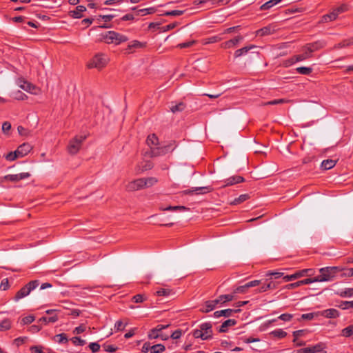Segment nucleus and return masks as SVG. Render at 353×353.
<instances>
[{"instance_id":"f257e3e1","label":"nucleus","mask_w":353,"mask_h":353,"mask_svg":"<svg viewBox=\"0 0 353 353\" xmlns=\"http://www.w3.org/2000/svg\"><path fill=\"white\" fill-rule=\"evenodd\" d=\"M101 39L108 44L119 45L128 40L125 35L115 31H108L101 34Z\"/></svg>"},{"instance_id":"f03ea898","label":"nucleus","mask_w":353,"mask_h":353,"mask_svg":"<svg viewBox=\"0 0 353 353\" xmlns=\"http://www.w3.org/2000/svg\"><path fill=\"white\" fill-rule=\"evenodd\" d=\"M192 335L195 339L202 340L210 339L212 337V326L210 323H203L199 325V329L192 332Z\"/></svg>"},{"instance_id":"7ed1b4c3","label":"nucleus","mask_w":353,"mask_h":353,"mask_svg":"<svg viewBox=\"0 0 353 353\" xmlns=\"http://www.w3.org/2000/svg\"><path fill=\"white\" fill-rule=\"evenodd\" d=\"M176 147V142L174 141H171L163 146L157 145L155 147H151L149 155L150 157L163 156L168 152H172Z\"/></svg>"},{"instance_id":"20e7f679","label":"nucleus","mask_w":353,"mask_h":353,"mask_svg":"<svg viewBox=\"0 0 353 353\" xmlns=\"http://www.w3.org/2000/svg\"><path fill=\"white\" fill-rule=\"evenodd\" d=\"M337 267H325L319 270L320 274L316 276V281L319 282L330 281L336 276L339 272Z\"/></svg>"},{"instance_id":"39448f33","label":"nucleus","mask_w":353,"mask_h":353,"mask_svg":"<svg viewBox=\"0 0 353 353\" xmlns=\"http://www.w3.org/2000/svg\"><path fill=\"white\" fill-rule=\"evenodd\" d=\"M109 58L106 54L99 53L97 54L88 63L89 68H97L101 70L106 66L109 62Z\"/></svg>"},{"instance_id":"423d86ee","label":"nucleus","mask_w":353,"mask_h":353,"mask_svg":"<svg viewBox=\"0 0 353 353\" xmlns=\"http://www.w3.org/2000/svg\"><path fill=\"white\" fill-rule=\"evenodd\" d=\"M39 285V282L38 280L30 281L16 293L14 301L17 302L20 299L27 296L33 290L37 288Z\"/></svg>"},{"instance_id":"0eeeda50","label":"nucleus","mask_w":353,"mask_h":353,"mask_svg":"<svg viewBox=\"0 0 353 353\" xmlns=\"http://www.w3.org/2000/svg\"><path fill=\"white\" fill-rule=\"evenodd\" d=\"M86 139L85 135L76 136L69 142L68 151L70 154H76L81 148L82 143Z\"/></svg>"},{"instance_id":"6e6552de","label":"nucleus","mask_w":353,"mask_h":353,"mask_svg":"<svg viewBox=\"0 0 353 353\" xmlns=\"http://www.w3.org/2000/svg\"><path fill=\"white\" fill-rule=\"evenodd\" d=\"M143 188H145L143 185V178L132 181L126 186V190L128 191H137Z\"/></svg>"},{"instance_id":"1a4fd4ad","label":"nucleus","mask_w":353,"mask_h":353,"mask_svg":"<svg viewBox=\"0 0 353 353\" xmlns=\"http://www.w3.org/2000/svg\"><path fill=\"white\" fill-rule=\"evenodd\" d=\"M243 37L242 36H236L234 38L230 39L221 43V47L224 49H229L236 47L241 41H242Z\"/></svg>"},{"instance_id":"9d476101","label":"nucleus","mask_w":353,"mask_h":353,"mask_svg":"<svg viewBox=\"0 0 353 353\" xmlns=\"http://www.w3.org/2000/svg\"><path fill=\"white\" fill-rule=\"evenodd\" d=\"M310 270H311L310 269H304V270H302L300 271H297L294 274H292L291 275H286V276H283V280L284 282H288V281L296 280L299 278L304 276L306 274V273Z\"/></svg>"},{"instance_id":"9b49d317","label":"nucleus","mask_w":353,"mask_h":353,"mask_svg":"<svg viewBox=\"0 0 353 353\" xmlns=\"http://www.w3.org/2000/svg\"><path fill=\"white\" fill-rule=\"evenodd\" d=\"M244 181L243 177L241 176H230L225 180H224L223 182L224 184L221 186V188H225L227 186H231L234 184H237L239 183H242Z\"/></svg>"},{"instance_id":"f8f14e48","label":"nucleus","mask_w":353,"mask_h":353,"mask_svg":"<svg viewBox=\"0 0 353 353\" xmlns=\"http://www.w3.org/2000/svg\"><path fill=\"white\" fill-rule=\"evenodd\" d=\"M32 150V146L30 144L28 143H24L21 145H20L17 150V153H18V156L21 157H23L24 156L27 155Z\"/></svg>"},{"instance_id":"ddd939ff","label":"nucleus","mask_w":353,"mask_h":353,"mask_svg":"<svg viewBox=\"0 0 353 353\" xmlns=\"http://www.w3.org/2000/svg\"><path fill=\"white\" fill-rule=\"evenodd\" d=\"M325 346L323 343H319L312 346L305 347V353H318L324 350Z\"/></svg>"},{"instance_id":"4468645a","label":"nucleus","mask_w":353,"mask_h":353,"mask_svg":"<svg viewBox=\"0 0 353 353\" xmlns=\"http://www.w3.org/2000/svg\"><path fill=\"white\" fill-rule=\"evenodd\" d=\"M86 10V8L83 6H78L74 10L70 11L69 14L74 19H80L83 17V12Z\"/></svg>"},{"instance_id":"2eb2a0df","label":"nucleus","mask_w":353,"mask_h":353,"mask_svg":"<svg viewBox=\"0 0 353 353\" xmlns=\"http://www.w3.org/2000/svg\"><path fill=\"white\" fill-rule=\"evenodd\" d=\"M239 311H240L239 309H237V310L225 309V310H219V311H216L214 313V317H216V318H219L220 316L229 317L232 314L233 312H238Z\"/></svg>"},{"instance_id":"dca6fc26","label":"nucleus","mask_w":353,"mask_h":353,"mask_svg":"<svg viewBox=\"0 0 353 353\" xmlns=\"http://www.w3.org/2000/svg\"><path fill=\"white\" fill-rule=\"evenodd\" d=\"M275 32V29L272 26H268L263 27L256 31V35L263 37L266 35H270Z\"/></svg>"},{"instance_id":"f3484780","label":"nucleus","mask_w":353,"mask_h":353,"mask_svg":"<svg viewBox=\"0 0 353 353\" xmlns=\"http://www.w3.org/2000/svg\"><path fill=\"white\" fill-rule=\"evenodd\" d=\"M314 52V49H312L311 46H306L305 52L296 56V61H303L312 57V53Z\"/></svg>"},{"instance_id":"a211bd4d","label":"nucleus","mask_w":353,"mask_h":353,"mask_svg":"<svg viewBox=\"0 0 353 353\" xmlns=\"http://www.w3.org/2000/svg\"><path fill=\"white\" fill-rule=\"evenodd\" d=\"M256 48V46L254 45H250L248 46H245L241 49L236 50L234 52V57L238 58L243 55H245L250 50H251L252 49H254Z\"/></svg>"},{"instance_id":"6ab92c4d","label":"nucleus","mask_w":353,"mask_h":353,"mask_svg":"<svg viewBox=\"0 0 353 353\" xmlns=\"http://www.w3.org/2000/svg\"><path fill=\"white\" fill-rule=\"evenodd\" d=\"M236 320H234V319H228V320L225 321L221 324V325L219 327V332H221V333L225 332H227L228 328L229 327L234 326V325H236Z\"/></svg>"},{"instance_id":"aec40b11","label":"nucleus","mask_w":353,"mask_h":353,"mask_svg":"<svg viewBox=\"0 0 353 353\" xmlns=\"http://www.w3.org/2000/svg\"><path fill=\"white\" fill-rule=\"evenodd\" d=\"M59 312V310L57 309H51L46 311V313L50 315V316H47L49 323H53L58 321L57 312Z\"/></svg>"},{"instance_id":"412c9836","label":"nucleus","mask_w":353,"mask_h":353,"mask_svg":"<svg viewBox=\"0 0 353 353\" xmlns=\"http://www.w3.org/2000/svg\"><path fill=\"white\" fill-rule=\"evenodd\" d=\"M145 44L138 41H133L130 43L125 49L127 53H132L133 49L143 48Z\"/></svg>"},{"instance_id":"4be33fe9","label":"nucleus","mask_w":353,"mask_h":353,"mask_svg":"<svg viewBox=\"0 0 353 353\" xmlns=\"http://www.w3.org/2000/svg\"><path fill=\"white\" fill-rule=\"evenodd\" d=\"M277 287V284L273 281H269L267 283H264L259 290H257V292H265L269 290L276 289Z\"/></svg>"},{"instance_id":"5701e85b","label":"nucleus","mask_w":353,"mask_h":353,"mask_svg":"<svg viewBox=\"0 0 353 353\" xmlns=\"http://www.w3.org/2000/svg\"><path fill=\"white\" fill-rule=\"evenodd\" d=\"M322 315L326 318H336L339 316V312L336 309L330 308L323 310Z\"/></svg>"},{"instance_id":"b1692460","label":"nucleus","mask_w":353,"mask_h":353,"mask_svg":"<svg viewBox=\"0 0 353 353\" xmlns=\"http://www.w3.org/2000/svg\"><path fill=\"white\" fill-rule=\"evenodd\" d=\"M338 15H339V11L334 10L333 12H330V14H325L324 16H323L321 22L327 23L329 21H334L337 18Z\"/></svg>"},{"instance_id":"393cba45","label":"nucleus","mask_w":353,"mask_h":353,"mask_svg":"<svg viewBox=\"0 0 353 353\" xmlns=\"http://www.w3.org/2000/svg\"><path fill=\"white\" fill-rule=\"evenodd\" d=\"M146 142L151 148V147H155L159 145V139L154 134H152L148 137Z\"/></svg>"},{"instance_id":"a878e982","label":"nucleus","mask_w":353,"mask_h":353,"mask_svg":"<svg viewBox=\"0 0 353 353\" xmlns=\"http://www.w3.org/2000/svg\"><path fill=\"white\" fill-rule=\"evenodd\" d=\"M156 295L159 296H165L168 297L172 294H174L173 291L170 288H160L156 292Z\"/></svg>"},{"instance_id":"bb28decb","label":"nucleus","mask_w":353,"mask_h":353,"mask_svg":"<svg viewBox=\"0 0 353 353\" xmlns=\"http://www.w3.org/2000/svg\"><path fill=\"white\" fill-rule=\"evenodd\" d=\"M216 305H217V301H216L215 300L208 301L205 302V308H203L202 310V311L204 312H209L213 310L215 308Z\"/></svg>"},{"instance_id":"cd10ccee","label":"nucleus","mask_w":353,"mask_h":353,"mask_svg":"<svg viewBox=\"0 0 353 353\" xmlns=\"http://www.w3.org/2000/svg\"><path fill=\"white\" fill-rule=\"evenodd\" d=\"M336 165V161L332 159H326L322 161L321 168L325 170L332 168Z\"/></svg>"},{"instance_id":"c85d7f7f","label":"nucleus","mask_w":353,"mask_h":353,"mask_svg":"<svg viewBox=\"0 0 353 353\" xmlns=\"http://www.w3.org/2000/svg\"><path fill=\"white\" fill-rule=\"evenodd\" d=\"M233 299L234 296L232 294H224L219 296L215 301H217V304H219L230 301L233 300Z\"/></svg>"},{"instance_id":"c756f323","label":"nucleus","mask_w":353,"mask_h":353,"mask_svg":"<svg viewBox=\"0 0 353 353\" xmlns=\"http://www.w3.org/2000/svg\"><path fill=\"white\" fill-rule=\"evenodd\" d=\"M20 87L27 92L37 94V92L34 91L37 89L36 87L28 82H24L22 85H20Z\"/></svg>"},{"instance_id":"7c9ffc66","label":"nucleus","mask_w":353,"mask_h":353,"mask_svg":"<svg viewBox=\"0 0 353 353\" xmlns=\"http://www.w3.org/2000/svg\"><path fill=\"white\" fill-rule=\"evenodd\" d=\"M281 0H270L261 6V10H265L280 3Z\"/></svg>"},{"instance_id":"2f4dec72","label":"nucleus","mask_w":353,"mask_h":353,"mask_svg":"<svg viewBox=\"0 0 353 353\" xmlns=\"http://www.w3.org/2000/svg\"><path fill=\"white\" fill-rule=\"evenodd\" d=\"M157 179L155 177L143 178L144 188H149L157 183Z\"/></svg>"},{"instance_id":"473e14b6","label":"nucleus","mask_w":353,"mask_h":353,"mask_svg":"<svg viewBox=\"0 0 353 353\" xmlns=\"http://www.w3.org/2000/svg\"><path fill=\"white\" fill-rule=\"evenodd\" d=\"M248 199H250V195L248 194H243L234 199V200L232 202V204L238 205L245 201Z\"/></svg>"},{"instance_id":"72a5a7b5","label":"nucleus","mask_w":353,"mask_h":353,"mask_svg":"<svg viewBox=\"0 0 353 353\" xmlns=\"http://www.w3.org/2000/svg\"><path fill=\"white\" fill-rule=\"evenodd\" d=\"M148 338L150 339H154L158 338H161L163 340L168 339V337H164L160 332H157L154 330H151L148 333Z\"/></svg>"},{"instance_id":"f704fd0d","label":"nucleus","mask_w":353,"mask_h":353,"mask_svg":"<svg viewBox=\"0 0 353 353\" xmlns=\"http://www.w3.org/2000/svg\"><path fill=\"white\" fill-rule=\"evenodd\" d=\"M270 334L274 337L282 339L286 336L287 332L281 329H276L275 330L272 331Z\"/></svg>"},{"instance_id":"c9c22d12","label":"nucleus","mask_w":353,"mask_h":353,"mask_svg":"<svg viewBox=\"0 0 353 353\" xmlns=\"http://www.w3.org/2000/svg\"><path fill=\"white\" fill-rule=\"evenodd\" d=\"M185 108V105L182 103V102H180L176 105H172L171 107H170V110L173 112V113H175V112H181L183 111Z\"/></svg>"},{"instance_id":"e433bc0d","label":"nucleus","mask_w":353,"mask_h":353,"mask_svg":"<svg viewBox=\"0 0 353 353\" xmlns=\"http://www.w3.org/2000/svg\"><path fill=\"white\" fill-rule=\"evenodd\" d=\"M341 335L345 337H350L353 335V325H349L341 330Z\"/></svg>"},{"instance_id":"4c0bfd02","label":"nucleus","mask_w":353,"mask_h":353,"mask_svg":"<svg viewBox=\"0 0 353 353\" xmlns=\"http://www.w3.org/2000/svg\"><path fill=\"white\" fill-rule=\"evenodd\" d=\"M165 346L162 344L154 345L150 348L151 353H161L165 350Z\"/></svg>"},{"instance_id":"58836bf2","label":"nucleus","mask_w":353,"mask_h":353,"mask_svg":"<svg viewBox=\"0 0 353 353\" xmlns=\"http://www.w3.org/2000/svg\"><path fill=\"white\" fill-rule=\"evenodd\" d=\"M11 327V321L9 319H4L0 323V331L8 330Z\"/></svg>"},{"instance_id":"ea45409f","label":"nucleus","mask_w":353,"mask_h":353,"mask_svg":"<svg viewBox=\"0 0 353 353\" xmlns=\"http://www.w3.org/2000/svg\"><path fill=\"white\" fill-rule=\"evenodd\" d=\"M296 72L301 74L307 75L312 72V68L310 67H299L296 69Z\"/></svg>"},{"instance_id":"a19ab883","label":"nucleus","mask_w":353,"mask_h":353,"mask_svg":"<svg viewBox=\"0 0 353 353\" xmlns=\"http://www.w3.org/2000/svg\"><path fill=\"white\" fill-rule=\"evenodd\" d=\"M338 294L341 297H351L353 296V288H347L338 292Z\"/></svg>"},{"instance_id":"79ce46f5","label":"nucleus","mask_w":353,"mask_h":353,"mask_svg":"<svg viewBox=\"0 0 353 353\" xmlns=\"http://www.w3.org/2000/svg\"><path fill=\"white\" fill-rule=\"evenodd\" d=\"M200 191L199 193H201V194H204V193H207V192H210L212 191V188L209 186H205V187H197V188H193L192 190H191V192H199Z\"/></svg>"},{"instance_id":"37998d69","label":"nucleus","mask_w":353,"mask_h":353,"mask_svg":"<svg viewBox=\"0 0 353 353\" xmlns=\"http://www.w3.org/2000/svg\"><path fill=\"white\" fill-rule=\"evenodd\" d=\"M222 39L223 38L221 36H219V35L213 36V37H209V38L206 39L205 43V44H209V43H213L219 42L221 40H222Z\"/></svg>"},{"instance_id":"c03bdc74","label":"nucleus","mask_w":353,"mask_h":353,"mask_svg":"<svg viewBox=\"0 0 353 353\" xmlns=\"http://www.w3.org/2000/svg\"><path fill=\"white\" fill-rule=\"evenodd\" d=\"M55 340L59 343H67L68 339L65 334H59L55 336Z\"/></svg>"},{"instance_id":"a18cd8bd","label":"nucleus","mask_w":353,"mask_h":353,"mask_svg":"<svg viewBox=\"0 0 353 353\" xmlns=\"http://www.w3.org/2000/svg\"><path fill=\"white\" fill-rule=\"evenodd\" d=\"M6 159L8 161H14L17 158H20L19 156H18V153H17V150L14 152H10L8 154L6 155Z\"/></svg>"},{"instance_id":"49530a36","label":"nucleus","mask_w":353,"mask_h":353,"mask_svg":"<svg viewBox=\"0 0 353 353\" xmlns=\"http://www.w3.org/2000/svg\"><path fill=\"white\" fill-rule=\"evenodd\" d=\"M128 323H123L122 321H117L114 325V329L117 331L123 330Z\"/></svg>"},{"instance_id":"de8ad7c7","label":"nucleus","mask_w":353,"mask_h":353,"mask_svg":"<svg viewBox=\"0 0 353 353\" xmlns=\"http://www.w3.org/2000/svg\"><path fill=\"white\" fill-rule=\"evenodd\" d=\"M340 307L343 310L353 308V301H342Z\"/></svg>"},{"instance_id":"09e8293b","label":"nucleus","mask_w":353,"mask_h":353,"mask_svg":"<svg viewBox=\"0 0 353 353\" xmlns=\"http://www.w3.org/2000/svg\"><path fill=\"white\" fill-rule=\"evenodd\" d=\"M71 340L75 345L83 346L85 344V341L78 336L73 337Z\"/></svg>"},{"instance_id":"8fccbe9b","label":"nucleus","mask_w":353,"mask_h":353,"mask_svg":"<svg viewBox=\"0 0 353 353\" xmlns=\"http://www.w3.org/2000/svg\"><path fill=\"white\" fill-rule=\"evenodd\" d=\"M293 317V315L292 314H288V313H285V314H281L278 319H280V320H282L283 321H291V319H292Z\"/></svg>"},{"instance_id":"3c124183","label":"nucleus","mask_w":353,"mask_h":353,"mask_svg":"<svg viewBox=\"0 0 353 353\" xmlns=\"http://www.w3.org/2000/svg\"><path fill=\"white\" fill-rule=\"evenodd\" d=\"M183 11L182 10H172V11H168V12H166L164 15L165 16H180L181 14H183Z\"/></svg>"},{"instance_id":"603ef678","label":"nucleus","mask_w":353,"mask_h":353,"mask_svg":"<svg viewBox=\"0 0 353 353\" xmlns=\"http://www.w3.org/2000/svg\"><path fill=\"white\" fill-rule=\"evenodd\" d=\"M283 272H268L267 274H266V276H273L274 277V279H279V278H281V277H283Z\"/></svg>"},{"instance_id":"864d4df0","label":"nucleus","mask_w":353,"mask_h":353,"mask_svg":"<svg viewBox=\"0 0 353 353\" xmlns=\"http://www.w3.org/2000/svg\"><path fill=\"white\" fill-rule=\"evenodd\" d=\"M286 101L283 99H275V100H272V101H270L268 102H266L264 103L265 105H277V104H281V103H285Z\"/></svg>"},{"instance_id":"5fc2aeb1","label":"nucleus","mask_w":353,"mask_h":353,"mask_svg":"<svg viewBox=\"0 0 353 353\" xmlns=\"http://www.w3.org/2000/svg\"><path fill=\"white\" fill-rule=\"evenodd\" d=\"M248 287H246V284H245L244 285H241V286H239L237 287L234 290V293H236V294H239V293H245L247 290H248Z\"/></svg>"},{"instance_id":"6e6d98bb","label":"nucleus","mask_w":353,"mask_h":353,"mask_svg":"<svg viewBox=\"0 0 353 353\" xmlns=\"http://www.w3.org/2000/svg\"><path fill=\"white\" fill-rule=\"evenodd\" d=\"M89 347L92 352H97L100 349V345L98 343H90L89 344Z\"/></svg>"},{"instance_id":"4d7b16f0","label":"nucleus","mask_w":353,"mask_h":353,"mask_svg":"<svg viewBox=\"0 0 353 353\" xmlns=\"http://www.w3.org/2000/svg\"><path fill=\"white\" fill-rule=\"evenodd\" d=\"M34 321V316L32 315L27 316L22 319V323L23 324H30Z\"/></svg>"},{"instance_id":"13d9d810","label":"nucleus","mask_w":353,"mask_h":353,"mask_svg":"<svg viewBox=\"0 0 353 353\" xmlns=\"http://www.w3.org/2000/svg\"><path fill=\"white\" fill-rule=\"evenodd\" d=\"M132 300L135 303H142L145 300V299L143 297V296L142 294H139L134 296L132 297Z\"/></svg>"},{"instance_id":"bf43d9fd","label":"nucleus","mask_w":353,"mask_h":353,"mask_svg":"<svg viewBox=\"0 0 353 353\" xmlns=\"http://www.w3.org/2000/svg\"><path fill=\"white\" fill-rule=\"evenodd\" d=\"M5 179L10 181H19L18 174H8L5 176Z\"/></svg>"},{"instance_id":"052dcab7","label":"nucleus","mask_w":353,"mask_h":353,"mask_svg":"<svg viewBox=\"0 0 353 353\" xmlns=\"http://www.w3.org/2000/svg\"><path fill=\"white\" fill-rule=\"evenodd\" d=\"M299 61H296V56H294L292 57V58H290V59L288 60H286L285 62H284V65L285 67H288L292 64H294V63L296 62H298Z\"/></svg>"},{"instance_id":"680f3d73","label":"nucleus","mask_w":353,"mask_h":353,"mask_svg":"<svg viewBox=\"0 0 353 353\" xmlns=\"http://www.w3.org/2000/svg\"><path fill=\"white\" fill-rule=\"evenodd\" d=\"M299 61H296V56H294L292 57V58H290V59L288 60H286L285 62H284V65L285 67H288L292 64H294V63L296 62H298Z\"/></svg>"},{"instance_id":"e2e57ef3","label":"nucleus","mask_w":353,"mask_h":353,"mask_svg":"<svg viewBox=\"0 0 353 353\" xmlns=\"http://www.w3.org/2000/svg\"><path fill=\"white\" fill-rule=\"evenodd\" d=\"M11 128V124L10 122L6 121L2 125V131L4 133H7Z\"/></svg>"},{"instance_id":"0e129e2a","label":"nucleus","mask_w":353,"mask_h":353,"mask_svg":"<svg viewBox=\"0 0 353 353\" xmlns=\"http://www.w3.org/2000/svg\"><path fill=\"white\" fill-rule=\"evenodd\" d=\"M85 330V327L83 325H81L77 327L73 331V333L75 334H79L82 332H83Z\"/></svg>"},{"instance_id":"69168bd1","label":"nucleus","mask_w":353,"mask_h":353,"mask_svg":"<svg viewBox=\"0 0 353 353\" xmlns=\"http://www.w3.org/2000/svg\"><path fill=\"white\" fill-rule=\"evenodd\" d=\"M243 341L245 343H250L253 342H258L260 341V339L259 338L245 337L243 339Z\"/></svg>"},{"instance_id":"338daca9","label":"nucleus","mask_w":353,"mask_h":353,"mask_svg":"<svg viewBox=\"0 0 353 353\" xmlns=\"http://www.w3.org/2000/svg\"><path fill=\"white\" fill-rule=\"evenodd\" d=\"M9 287L8 281L7 279H3L1 281V285H0V289L2 290H6Z\"/></svg>"},{"instance_id":"774afa93","label":"nucleus","mask_w":353,"mask_h":353,"mask_svg":"<svg viewBox=\"0 0 353 353\" xmlns=\"http://www.w3.org/2000/svg\"><path fill=\"white\" fill-rule=\"evenodd\" d=\"M194 43V41L184 42V43H181L179 44L178 47H179L180 48H189V47L192 46Z\"/></svg>"}]
</instances>
